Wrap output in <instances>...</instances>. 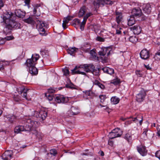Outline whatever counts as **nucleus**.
<instances>
[{
	"label": "nucleus",
	"mask_w": 160,
	"mask_h": 160,
	"mask_svg": "<svg viewBox=\"0 0 160 160\" xmlns=\"http://www.w3.org/2000/svg\"><path fill=\"white\" fill-rule=\"evenodd\" d=\"M25 12L21 11L20 9L16 10L15 14L8 12L6 14L2 15L1 16V18L3 20V22L6 24L5 28L3 31L6 34H8L11 32L12 28L18 29L19 28L20 24L15 21L17 18L16 16L20 18H23L25 15Z\"/></svg>",
	"instance_id": "f257e3e1"
},
{
	"label": "nucleus",
	"mask_w": 160,
	"mask_h": 160,
	"mask_svg": "<svg viewBox=\"0 0 160 160\" xmlns=\"http://www.w3.org/2000/svg\"><path fill=\"white\" fill-rule=\"evenodd\" d=\"M26 124L25 128H24L23 126H18L14 128V132L18 133H20L22 131H31L32 129L35 128L38 124V122L31 120V119L25 118Z\"/></svg>",
	"instance_id": "f03ea898"
},
{
	"label": "nucleus",
	"mask_w": 160,
	"mask_h": 160,
	"mask_svg": "<svg viewBox=\"0 0 160 160\" xmlns=\"http://www.w3.org/2000/svg\"><path fill=\"white\" fill-rule=\"evenodd\" d=\"M94 67V66L92 64H84L81 65L79 67L76 66L74 68L71 70L72 73L73 74H81L83 75H86V73L83 72L81 71L80 69L83 68L84 71L86 72H89Z\"/></svg>",
	"instance_id": "7ed1b4c3"
},
{
	"label": "nucleus",
	"mask_w": 160,
	"mask_h": 160,
	"mask_svg": "<svg viewBox=\"0 0 160 160\" xmlns=\"http://www.w3.org/2000/svg\"><path fill=\"white\" fill-rule=\"evenodd\" d=\"M36 57L32 55L31 59H28L26 61V63L27 66L29 68L35 66L36 62L39 59V56L38 54H36Z\"/></svg>",
	"instance_id": "20e7f679"
},
{
	"label": "nucleus",
	"mask_w": 160,
	"mask_h": 160,
	"mask_svg": "<svg viewBox=\"0 0 160 160\" xmlns=\"http://www.w3.org/2000/svg\"><path fill=\"white\" fill-rule=\"evenodd\" d=\"M45 26V24L42 21L37 20V28L38 29L39 34L43 35L45 34V30L44 27Z\"/></svg>",
	"instance_id": "39448f33"
},
{
	"label": "nucleus",
	"mask_w": 160,
	"mask_h": 160,
	"mask_svg": "<svg viewBox=\"0 0 160 160\" xmlns=\"http://www.w3.org/2000/svg\"><path fill=\"white\" fill-rule=\"evenodd\" d=\"M29 89H26L23 86L19 87L17 88V91L18 93L21 94L23 98L27 100H28V99L27 97V93L29 92Z\"/></svg>",
	"instance_id": "423d86ee"
},
{
	"label": "nucleus",
	"mask_w": 160,
	"mask_h": 160,
	"mask_svg": "<svg viewBox=\"0 0 160 160\" xmlns=\"http://www.w3.org/2000/svg\"><path fill=\"white\" fill-rule=\"evenodd\" d=\"M122 134V132L118 128L113 130L111 132L109 133V137L112 139L120 137Z\"/></svg>",
	"instance_id": "0eeeda50"
},
{
	"label": "nucleus",
	"mask_w": 160,
	"mask_h": 160,
	"mask_svg": "<svg viewBox=\"0 0 160 160\" xmlns=\"http://www.w3.org/2000/svg\"><path fill=\"white\" fill-rule=\"evenodd\" d=\"M55 101L58 103H66L68 101V98L64 97L63 96L61 95H56L55 98Z\"/></svg>",
	"instance_id": "6e6552de"
},
{
	"label": "nucleus",
	"mask_w": 160,
	"mask_h": 160,
	"mask_svg": "<svg viewBox=\"0 0 160 160\" xmlns=\"http://www.w3.org/2000/svg\"><path fill=\"white\" fill-rule=\"evenodd\" d=\"M146 95V92L143 89L142 90L140 93L136 96L137 101L139 102H142L144 100Z\"/></svg>",
	"instance_id": "1a4fd4ad"
},
{
	"label": "nucleus",
	"mask_w": 160,
	"mask_h": 160,
	"mask_svg": "<svg viewBox=\"0 0 160 160\" xmlns=\"http://www.w3.org/2000/svg\"><path fill=\"white\" fill-rule=\"evenodd\" d=\"M111 48H101V50L98 52V54L101 56H104L106 54L107 56L109 55Z\"/></svg>",
	"instance_id": "9d476101"
},
{
	"label": "nucleus",
	"mask_w": 160,
	"mask_h": 160,
	"mask_svg": "<svg viewBox=\"0 0 160 160\" xmlns=\"http://www.w3.org/2000/svg\"><path fill=\"white\" fill-rule=\"evenodd\" d=\"M13 154L12 150H7L2 155L3 160H10Z\"/></svg>",
	"instance_id": "9b49d317"
},
{
	"label": "nucleus",
	"mask_w": 160,
	"mask_h": 160,
	"mask_svg": "<svg viewBox=\"0 0 160 160\" xmlns=\"http://www.w3.org/2000/svg\"><path fill=\"white\" fill-rule=\"evenodd\" d=\"M92 15V12H89L88 13H87L84 17L83 20L81 22V25H80V29L82 30H84V25L86 24L88 18Z\"/></svg>",
	"instance_id": "f8f14e48"
},
{
	"label": "nucleus",
	"mask_w": 160,
	"mask_h": 160,
	"mask_svg": "<svg viewBox=\"0 0 160 160\" xmlns=\"http://www.w3.org/2000/svg\"><path fill=\"white\" fill-rule=\"evenodd\" d=\"M141 58L143 59H147L149 57V52L146 49L142 50L140 53Z\"/></svg>",
	"instance_id": "ddd939ff"
},
{
	"label": "nucleus",
	"mask_w": 160,
	"mask_h": 160,
	"mask_svg": "<svg viewBox=\"0 0 160 160\" xmlns=\"http://www.w3.org/2000/svg\"><path fill=\"white\" fill-rule=\"evenodd\" d=\"M135 34L138 35L142 31V28L138 25H135L130 28Z\"/></svg>",
	"instance_id": "4468645a"
},
{
	"label": "nucleus",
	"mask_w": 160,
	"mask_h": 160,
	"mask_svg": "<svg viewBox=\"0 0 160 160\" xmlns=\"http://www.w3.org/2000/svg\"><path fill=\"white\" fill-rule=\"evenodd\" d=\"M138 152L142 156H145L147 154V150L144 146H140L137 147Z\"/></svg>",
	"instance_id": "2eb2a0df"
},
{
	"label": "nucleus",
	"mask_w": 160,
	"mask_h": 160,
	"mask_svg": "<svg viewBox=\"0 0 160 160\" xmlns=\"http://www.w3.org/2000/svg\"><path fill=\"white\" fill-rule=\"evenodd\" d=\"M37 114L38 115H36V116L37 118H40L42 120H44L47 116V112L43 111H41L39 112H35L34 115Z\"/></svg>",
	"instance_id": "dca6fc26"
},
{
	"label": "nucleus",
	"mask_w": 160,
	"mask_h": 160,
	"mask_svg": "<svg viewBox=\"0 0 160 160\" xmlns=\"http://www.w3.org/2000/svg\"><path fill=\"white\" fill-rule=\"evenodd\" d=\"M132 16H140L142 14V12L141 10L139 8H133L132 9Z\"/></svg>",
	"instance_id": "f3484780"
},
{
	"label": "nucleus",
	"mask_w": 160,
	"mask_h": 160,
	"mask_svg": "<svg viewBox=\"0 0 160 160\" xmlns=\"http://www.w3.org/2000/svg\"><path fill=\"white\" fill-rule=\"evenodd\" d=\"M79 113V110L77 108L73 107H71V110L68 112V113L69 116L76 115Z\"/></svg>",
	"instance_id": "a211bd4d"
},
{
	"label": "nucleus",
	"mask_w": 160,
	"mask_h": 160,
	"mask_svg": "<svg viewBox=\"0 0 160 160\" xmlns=\"http://www.w3.org/2000/svg\"><path fill=\"white\" fill-rule=\"evenodd\" d=\"M73 18V17L69 16H68L67 17L64 18L63 20V23L62 24V26L64 29L66 28V24L70 21L71 20L72 18Z\"/></svg>",
	"instance_id": "6ab92c4d"
},
{
	"label": "nucleus",
	"mask_w": 160,
	"mask_h": 160,
	"mask_svg": "<svg viewBox=\"0 0 160 160\" xmlns=\"http://www.w3.org/2000/svg\"><path fill=\"white\" fill-rule=\"evenodd\" d=\"M143 11L144 13L149 14L151 12V8L149 4L144 5L143 6Z\"/></svg>",
	"instance_id": "aec40b11"
},
{
	"label": "nucleus",
	"mask_w": 160,
	"mask_h": 160,
	"mask_svg": "<svg viewBox=\"0 0 160 160\" xmlns=\"http://www.w3.org/2000/svg\"><path fill=\"white\" fill-rule=\"evenodd\" d=\"M88 8L85 6L81 7L79 10L78 13V17H82L85 13L87 12Z\"/></svg>",
	"instance_id": "412c9836"
},
{
	"label": "nucleus",
	"mask_w": 160,
	"mask_h": 160,
	"mask_svg": "<svg viewBox=\"0 0 160 160\" xmlns=\"http://www.w3.org/2000/svg\"><path fill=\"white\" fill-rule=\"evenodd\" d=\"M116 21L118 24L121 22L123 20V16L121 13L116 12Z\"/></svg>",
	"instance_id": "4be33fe9"
},
{
	"label": "nucleus",
	"mask_w": 160,
	"mask_h": 160,
	"mask_svg": "<svg viewBox=\"0 0 160 160\" xmlns=\"http://www.w3.org/2000/svg\"><path fill=\"white\" fill-rule=\"evenodd\" d=\"M78 50V48L75 47H70L69 48L67 51L68 54L74 56V54L77 52V50Z\"/></svg>",
	"instance_id": "5701e85b"
},
{
	"label": "nucleus",
	"mask_w": 160,
	"mask_h": 160,
	"mask_svg": "<svg viewBox=\"0 0 160 160\" xmlns=\"http://www.w3.org/2000/svg\"><path fill=\"white\" fill-rule=\"evenodd\" d=\"M29 72L32 75H35L38 74V71L35 66L29 68Z\"/></svg>",
	"instance_id": "b1692460"
},
{
	"label": "nucleus",
	"mask_w": 160,
	"mask_h": 160,
	"mask_svg": "<svg viewBox=\"0 0 160 160\" xmlns=\"http://www.w3.org/2000/svg\"><path fill=\"white\" fill-rule=\"evenodd\" d=\"M8 121L11 123H12L15 122L17 119V117L14 115H7L6 117Z\"/></svg>",
	"instance_id": "393cba45"
},
{
	"label": "nucleus",
	"mask_w": 160,
	"mask_h": 160,
	"mask_svg": "<svg viewBox=\"0 0 160 160\" xmlns=\"http://www.w3.org/2000/svg\"><path fill=\"white\" fill-rule=\"evenodd\" d=\"M135 22L136 20L134 17L131 16L129 19L128 20V24L129 26H132L135 24Z\"/></svg>",
	"instance_id": "a878e982"
},
{
	"label": "nucleus",
	"mask_w": 160,
	"mask_h": 160,
	"mask_svg": "<svg viewBox=\"0 0 160 160\" xmlns=\"http://www.w3.org/2000/svg\"><path fill=\"white\" fill-rule=\"evenodd\" d=\"M133 121L135 122H139L141 125L142 121V115H139L137 117L133 118Z\"/></svg>",
	"instance_id": "bb28decb"
},
{
	"label": "nucleus",
	"mask_w": 160,
	"mask_h": 160,
	"mask_svg": "<svg viewBox=\"0 0 160 160\" xmlns=\"http://www.w3.org/2000/svg\"><path fill=\"white\" fill-rule=\"evenodd\" d=\"M120 99L116 96L112 97L111 99V102L112 104H116L119 103Z\"/></svg>",
	"instance_id": "cd10ccee"
},
{
	"label": "nucleus",
	"mask_w": 160,
	"mask_h": 160,
	"mask_svg": "<svg viewBox=\"0 0 160 160\" xmlns=\"http://www.w3.org/2000/svg\"><path fill=\"white\" fill-rule=\"evenodd\" d=\"M93 85H97L101 89H103L105 88L104 86L97 80L94 81L93 82Z\"/></svg>",
	"instance_id": "c85d7f7f"
},
{
	"label": "nucleus",
	"mask_w": 160,
	"mask_h": 160,
	"mask_svg": "<svg viewBox=\"0 0 160 160\" xmlns=\"http://www.w3.org/2000/svg\"><path fill=\"white\" fill-rule=\"evenodd\" d=\"M94 67L90 71H92V73L95 76H98L99 75V68L94 69Z\"/></svg>",
	"instance_id": "c756f323"
},
{
	"label": "nucleus",
	"mask_w": 160,
	"mask_h": 160,
	"mask_svg": "<svg viewBox=\"0 0 160 160\" xmlns=\"http://www.w3.org/2000/svg\"><path fill=\"white\" fill-rule=\"evenodd\" d=\"M24 21L28 23L31 24H33L34 23V21L32 17H29L26 19L24 20Z\"/></svg>",
	"instance_id": "7c9ffc66"
},
{
	"label": "nucleus",
	"mask_w": 160,
	"mask_h": 160,
	"mask_svg": "<svg viewBox=\"0 0 160 160\" xmlns=\"http://www.w3.org/2000/svg\"><path fill=\"white\" fill-rule=\"evenodd\" d=\"M111 83L115 85H118L121 83L120 80L117 77L115 79L112 80Z\"/></svg>",
	"instance_id": "2f4dec72"
},
{
	"label": "nucleus",
	"mask_w": 160,
	"mask_h": 160,
	"mask_svg": "<svg viewBox=\"0 0 160 160\" xmlns=\"http://www.w3.org/2000/svg\"><path fill=\"white\" fill-rule=\"evenodd\" d=\"M33 133H34L35 135L39 139H42V134L41 133L38 132L37 131L35 130L34 131Z\"/></svg>",
	"instance_id": "473e14b6"
},
{
	"label": "nucleus",
	"mask_w": 160,
	"mask_h": 160,
	"mask_svg": "<svg viewBox=\"0 0 160 160\" xmlns=\"http://www.w3.org/2000/svg\"><path fill=\"white\" fill-rule=\"evenodd\" d=\"M45 96L46 98L48 99L49 101H52L54 97L52 94H51L48 93H46Z\"/></svg>",
	"instance_id": "72a5a7b5"
},
{
	"label": "nucleus",
	"mask_w": 160,
	"mask_h": 160,
	"mask_svg": "<svg viewBox=\"0 0 160 160\" xmlns=\"http://www.w3.org/2000/svg\"><path fill=\"white\" fill-rule=\"evenodd\" d=\"M138 40L137 38L135 36H131L129 38V40L133 43L136 42Z\"/></svg>",
	"instance_id": "f704fd0d"
},
{
	"label": "nucleus",
	"mask_w": 160,
	"mask_h": 160,
	"mask_svg": "<svg viewBox=\"0 0 160 160\" xmlns=\"http://www.w3.org/2000/svg\"><path fill=\"white\" fill-rule=\"evenodd\" d=\"M131 134L128 133L125 136V138L126 139L128 142H129L132 140Z\"/></svg>",
	"instance_id": "c9c22d12"
},
{
	"label": "nucleus",
	"mask_w": 160,
	"mask_h": 160,
	"mask_svg": "<svg viewBox=\"0 0 160 160\" xmlns=\"http://www.w3.org/2000/svg\"><path fill=\"white\" fill-rule=\"evenodd\" d=\"M154 58L155 60L157 61L160 60V50L158 51V52L155 53Z\"/></svg>",
	"instance_id": "e433bc0d"
},
{
	"label": "nucleus",
	"mask_w": 160,
	"mask_h": 160,
	"mask_svg": "<svg viewBox=\"0 0 160 160\" xmlns=\"http://www.w3.org/2000/svg\"><path fill=\"white\" fill-rule=\"evenodd\" d=\"M1 63V62H0ZM9 62H8L3 61L2 63H0V70L2 71L4 69L3 66L4 65H8Z\"/></svg>",
	"instance_id": "4c0bfd02"
},
{
	"label": "nucleus",
	"mask_w": 160,
	"mask_h": 160,
	"mask_svg": "<svg viewBox=\"0 0 160 160\" xmlns=\"http://www.w3.org/2000/svg\"><path fill=\"white\" fill-rule=\"evenodd\" d=\"M93 4L96 9L99 8V7L100 6L98 0H96L95 1L93 2Z\"/></svg>",
	"instance_id": "58836bf2"
},
{
	"label": "nucleus",
	"mask_w": 160,
	"mask_h": 160,
	"mask_svg": "<svg viewBox=\"0 0 160 160\" xmlns=\"http://www.w3.org/2000/svg\"><path fill=\"white\" fill-rule=\"evenodd\" d=\"M123 30V29L120 27H118L116 29V34H120Z\"/></svg>",
	"instance_id": "ea45409f"
},
{
	"label": "nucleus",
	"mask_w": 160,
	"mask_h": 160,
	"mask_svg": "<svg viewBox=\"0 0 160 160\" xmlns=\"http://www.w3.org/2000/svg\"><path fill=\"white\" fill-rule=\"evenodd\" d=\"M99 98L100 99V102L102 103H103L106 99V96L103 95H100L99 96Z\"/></svg>",
	"instance_id": "a19ab883"
},
{
	"label": "nucleus",
	"mask_w": 160,
	"mask_h": 160,
	"mask_svg": "<svg viewBox=\"0 0 160 160\" xmlns=\"http://www.w3.org/2000/svg\"><path fill=\"white\" fill-rule=\"evenodd\" d=\"M63 74L65 76L68 75L69 74V71L68 69L67 68H65L62 70Z\"/></svg>",
	"instance_id": "79ce46f5"
},
{
	"label": "nucleus",
	"mask_w": 160,
	"mask_h": 160,
	"mask_svg": "<svg viewBox=\"0 0 160 160\" xmlns=\"http://www.w3.org/2000/svg\"><path fill=\"white\" fill-rule=\"evenodd\" d=\"M50 153L51 155L55 156L57 154V152L56 150L55 149H53L50 150Z\"/></svg>",
	"instance_id": "37998d69"
},
{
	"label": "nucleus",
	"mask_w": 160,
	"mask_h": 160,
	"mask_svg": "<svg viewBox=\"0 0 160 160\" xmlns=\"http://www.w3.org/2000/svg\"><path fill=\"white\" fill-rule=\"evenodd\" d=\"M55 90L52 88H50L48 89V92L47 93H48L51 94H52V93H54L55 92Z\"/></svg>",
	"instance_id": "c03bdc74"
},
{
	"label": "nucleus",
	"mask_w": 160,
	"mask_h": 160,
	"mask_svg": "<svg viewBox=\"0 0 160 160\" xmlns=\"http://www.w3.org/2000/svg\"><path fill=\"white\" fill-rule=\"evenodd\" d=\"M135 73L138 77H141L142 76V74L140 70H137L135 72Z\"/></svg>",
	"instance_id": "a18cd8bd"
},
{
	"label": "nucleus",
	"mask_w": 160,
	"mask_h": 160,
	"mask_svg": "<svg viewBox=\"0 0 160 160\" xmlns=\"http://www.w3.org/2000/svg\"><path fill=\"white\" fill-rule=\"evenodd\" d=\"M105 4L112 5L113 3V2L110 0H104Z\"/></svg>",
	"instance_id": "49530a36"
},
{
	"label": "nucleus",
	"mask_w": 160,
	"mask_h": 160,
	"mask_svg": "<svg viewBox=\"0 0 160 160\" xmlns=\"http://www.w3.org/2000/svg\"><path fill=\"white\" fill-rule=\"evenodd\" d=\"M100 106L101 107H105V108H104V109L107 110V111L108 112L110 111L111 109L109 108V107L106 106H104L103 105H102L101 104H100Z\"/></svg>",
	"instance_id": "de8ad7c7"
},
{
	"label": "nucleus",
	"mask_w": 160,
	"mask_h": 160,
	"mask_svg": "<svg viewBox=\"0 0 160 160\" xmlns=\"http://www.w3.org/2000/svg\"><path fill=\"white\" fill-rule=\"evenodd\" d=\"M84 92L86 96H90L92 94V92L90 90L88 91H86Z\"/></svg>",
	"instance_id": "09e8293b"
},
{
	"label": "nucleus",
	"mask_w": 160,
	"mask_h": 160,
	"mask_svg": "<svg viewBox=\"0 0 160 160\" xmlns=\"http://www.w3.org/2000/svg\"><path fill=\"white\" fill-rule=\"evenodd\" d=\"M114 71L113 69L111 68H109L108 69V73L112 74L114 73Z\"/></svg>",
	"instance_id": "8fccbe9b"
},
{
	"label": "nucleus",
	"mask_w": 160,
	"mask_h": 160,
	"mask_svg": "<svg viewBox=\"0 0 160 160\" xmlns=\"http://www.w3.org/2000/svg\"><path fill=\"white\" fill-rule=\"evenodd\" d=\"M96 40L98 41H100V42H104V39L101 37H97L96 39Z\"/></svg>",
	"instance_id": "3c124183"
},
{
	"label": "nucleus",
	"mask_w": 160,
	"mask_h": 160,
	"mask_svg": "<svg viewBox=\"0 0 160 160\" xmlns=\"http://www.w3.org/2000/svg\"><path fill=\"white\" fill-rule=\"evenodd\" d=\"M155 156L160 160V150L158 151L155 153Z\"/></svg>",
	"instance_id": "603ef678"
},
{
	"label": "nucleus",
	"mask_w": 160,
	"mask_h": 160,
	"mask_svg": "<svg viewBox=\"0 0 160 160\" xmlns=\"http://www.w3.org/2000/svg\"><path fill=\"white\" fill-rule=\"evenodd\" d=\"M157 130L158 132L157 133V135L158 137H160V126H158L157 127Z\"/></svg>",
	"instance_id": "864d4df0"
},
{
	"label": "nucleus",
	"mask_w": 160,
	"mask_h": 160,
	"mask_svg": "<svg viewBox=\"0 0 160 160\" xmlns=\"http://www.w3.org/2000/svg\"><path fill=\"white\" fill-rule=\"evenodd\" d=\"M98 1L99 2V4L100 6L101 5L103 6L104 5V4H105L104 0H98Z\"/></svg>",
	"instance_id": "5fc2aeb1"
},
{
	"label": "nucleus",
	"mask_w": 160,
	"mask_h": 160,
	"mask_svg": "<svg viewBox=\"0 0 160 160\" xmlns=\"http://www.w3.org/2000/svg\"><path fill=\"white\" fill-rule=\"evenodd\" d=\"M14 38L13 36H7L5 38V39L7 40H12Z\"/></svg>",
	"instance_id": "6e6d98bb"
},
{
	"label": "nucleus",
	"mask_w": 160,
	"mask_h": 160,
	"mask_svg": "<svg viewBox=\"0 0 160 160\" xmlns=\"http://www.w3.org/2000/svg\"><path fill=\"white\" fill-rule=\"evenodd\" d=\"M74 21L76 24H80H80H81L80 20L78 19H77V18L75 19H74Z\"/></svg>",
	"instance_id": "4d7b16f0"
},
{
	"label": "nucleus",
	"mask_w": 160,
	"mask_h": 160,
	"mask_svg": "<svg viewBox=\"0 0 160 160\" xmlns=\"http://www.w3.org/2000/svg\"><path fill=\"white\" fill-rule=\"evenodd\" d=\"M144 131H143V133H142V135L144 136H147V132H148V130L146 128V129H144Z\"/></svg>",
	"instance_id": "13d9d810"
},
{
	"label": "nucleus",
	"mask_w": 160,
	"mask_h": 160,
	"mask_svg": "<svg viewBox=\"0 0 160 160\" xmlns=\"http://www.w3.org/2000/svg\"><path fill=\"white\" fill-rule=\"evenodd\" d=\"M13 98L14 100L16 102H18L20 100V99L18 96H14L13 97Z\"/></svg>",
	"instance_id": "bf43d9fd"
},
{
	"label": "nucleus",
	"mask_w": 160,
	"mask_h": 160,
	"mask_svg": "<svg viewBox=\"0 0 160 160\" xmlns=\"http://www.w3.org/2000/svg\"><path fill=\"white\" fill-rule=\"evenodd\" d=\"M108 68H108V67H105L103 68L102 69L104 72L108 73Z\"/></svg>",
	"instance_id": "052dcab7"
},
{
	"label": "nucleus",
	"mask_w": 160,
	"mask_h": 160,
	"mask_svg": "<svg viewBox=\"0 0 160 160\" xmlns=\"http://www.w3.org/2000/svg\"><path fill=\"white\" fill-rule=\"evenodd\" d=\"M4 6V2L2 0H0V8Z\"/></svg>",
	"instance_id": "680f3d73"
},
{
	"label": "nucleus",
	"mask_w": 160,
	"mask_h": 160,
	"mask_svg": "<svg viewBox=\"0 0 160 160\" xmlns=\"http://www.w3.org/2000/svg\"><path fill=\"white\" fill-rule=\"evenodd\" d=\"M144 66L145 67L147 68V70H150L151 69V68L150 67V66L149 64L148 65H146L145 64H144Z\"/></svg>",
	"instance_id": "e2e57ef3"
},
{
	"label": "nucleus",
	"mask_w": 160,
	"mask_h": 160,
	"mask_svg": "<svg viewBox=\"0 0 160 160\" xmlns=\"http://www.w3.org/2000/svg\"><path fill=\"white\" fill-rule=\"evenodd\" d=\"M5 42V41L3 39H1L0 40V45H2L4 44Z\"/></svg>",
	"instance_id": "0e129e2a"
},
{
	"label": "nucleus",
	"mask_w": 160,
	"mask_h": 160,
	"mask_svg": "<svg viewBox=\"0 0 160 160\" xmlns=\"http://www.w3.org/2000/svg\"><path fill=\"white\" fill-rule=\"evenodd\" d=\"M98 153L100 154L101 156H103L104 155V152L102 151H100L98 152Z\"/></svg>",
	"instance_id": "69168bd1"
},
{
	"label": "nucleus",
	"mask_w": 160,
	"mask_h": 160,
	"mask_svg": "<svg viewBox=\"0 0 160 160\" xmlns=\"http://www.w3.org/2000/svg\"><path fill=\"white\" fill-rule=\"evenodd\" d=\"M31 0H25L24 2L26 4L28 5Z\"/></svg>",
	"instance_id": "338daca9"
},
{
	"label": "nucleus",
	"mask_w": 160,
	"mask_h": 160,
	"mask_svg": "<svg viewBox=\"0 0 160 160\" xmlns=\"http://www.w3.org/2000/svg\"><path fill=\"white\" fill-rule=\"evenodd\" d=\"M90 53H91V54H93V53H94V54H93V55H92L93 57H96V53H95L94 52L91 51V52H90Z\"/></svg>",
	"instance_id": "774afa93"
}]
</instances>
